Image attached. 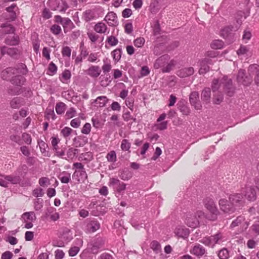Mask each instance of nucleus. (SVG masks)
I'll return each instance as SVG.
<instances>
[{"mask_svg": "<svg viewBox=\"0 0 259 259\" xmlns=\"http://www.w3.org/2000/svg\"><path fill=\"white\" fill-rule=\"evenodd\" d=\"M232 80L227 77L224 76L222 79H214L211 84V89L213 92L218 91L222 87L226 91V94L230 97L233 96L234 90L232 87Z\"/></svg>", "mask_w": 259, "mask_h": 259, "instance_id": "1", "label": "nucleus"}, {"mask_svg": "<svg viewBox=\"0 0 259 259\" xmlns=\"http://www.w3.org/2000/svg\"><path fill=\"white\" fill-rule=\"evenodd\" d=\"M28 72V69L25 64L20 63L16 66L15 68L9 67L2 72V76L4 79H7V77L5 76L6 74L12 73H20L25 75Z\"/></svg>", "mask_w": 259, "mask_h": 259, "instance_id": "2", "label": "nucleus"}, {"mask_svg": "<svg viewBox=\"0 0 259 259\" xmlns=\"http://www.w3.org/2000/svg\"><path fill=\"white\" fill-rule=\"evenodd\" d=\"M21 178L17 175H3L0 177V186L8 187L9 184H17L20 183Z\"/></svg>", "mask_w": 259, "mask_h": 259, "instance_id": "3", "label": "nucleus"}, {"mask_svg": "<svg viewBox=\"0 0 259 259\" xmlns=\"http://www.w3.org/2000/svg\"><path fill=\"white\" fill-rule=\"evenodd\" d=\"M219 205L220 209L225 213L231 214L237 209L229 200H228L225 198H221L219 200Z\"/></svg>", "mask_w": 259, "mask_h": 259, "instance_id": "4", "label": "nucleus"}, {"mask_svg": "<svg viewBox=\"0 0 259 259\" xmlns=\"http://www.w3.org/2000/svg\"><path fill=\"white\" fill-rule=\"evenodd\" d=\"M109 186L111 187L114 191L119 193L123 192L126 187V185L124 183L120 182L119 180L114 178L110 179Z\"/></svg>", "mask_w": 259, "mask_h": 259, "instance_id": "5", "label": "nucleus"}, {"mask_svg": "<svg viewBox=\"0 0 259 259\" xmlns=\"http://www.w3.org/2000/svg\"><path fill=\"white\" fill-rule=\"evenodd\" d=\"M242 192L248 201H254L256 200V191L253 186L246 185L244 188H242Z\"/></svg>", "mask_w": 259, "mask_h": 259, "instance_id": "6", "label": "nucleus"}, {"mask_svg": "<svg viewBox=\"0 0 259 259\" xmlns=\"http://www.w3.org/2000/svg\"><path fill=\"white\" fill-rule=\"evenodd\" d=\"M84 230L88 233H93L98 230L100 227V223L95 219H88L85 222Z\"/></svg>", "mask_w": 259, "mask_h": 259, "instance_id": "7", "label": "nucleus"}, {"mask_svg": "<svg viewBox=\"0 0 259 259\" xmlns=\"http://www.w3.org/2000/svg\"><path fill=\"white\" fill-rule=\"evenodd\" d=\"M248 225L249 223L245 220V217L243 215H239L232 221L230 228L232 229L235 227L241 226L242 229L246 230L248 228Z\"/></svg>", "mask_w": 259, "mask_h": 259, "instance_id": "8", "label": "nucleus"}, {"mask_svg": "<svg viewBox=\"0 0 259 259\" xmlns=\"http://www.w3.org/2000/svg\"><path fill=\"white\" fill-rule=\"evenodd\" d=\"M55 19L57 23H59L62 24L65 32L66 29L68 28L71 29L75 27L73 23L68 18H62L60 15H56L55 16Z\"/></svg>", "mask_w": 259, "mask_h": 259, "instance_id": "9", "label": "nucleus"}, {"mask_svg": "<svg viewBox=\"0 0 259 259\" xmlns=\"http://www.w3.org/2000/svg\"><path fill=\"white\" fill-rule=\"evenodd\" d=\"M204 204L205 208L213 214L217 215L219 214V211L213 200L211 198H206L204 200Z\"/></svg>", "mask_w": 259, "mask_h": 259, "instance_id": "10", "label": "nucleus"}, {"mask_svg": "<svg viewBox=\"0 0 259 259\" xmlns=\"http://www.w3.org/2000/svg\"><path fill=\"white\" fill-rule=\"evenodd\" d=\"M185 223L189 227L193 228L198 227L199 224L197 217L193 213L190 212L186 215Z\"/></svg>", "mask_w": 259, "mask_h": 259, "instance_id": "11", "label": "nucleus"}, {"mask_svg": "<svg viewBox=\"0 0 259 259\" xmlns=\"http://www.w3.org/2000/svg\"><path fill=\"white\" fill-rule=\"evenodd\" d=\"M189 101L191 104L194 107L196 110H200L202 105L199 100V94L197 92H193L189 97Z\"/></svg>", "mask_w": 259, "mask_h": 259, "instance_id": "12", "label": "nucleus"}, {"mask_svg": "<svg viewBox=\"0 0 259 259\" xmlns=\"http://www.w3.org/2000/svg\"><path fill=\"white\" fill-rule=\"evenodd\" d=\"M200 69L199 73L200 74H205L209 70V64H212V61L209 58H204L200 60L199 62Z\"/></svg>", "mask_w": 259, "mask_h": 259, "instance_id": "13", "label": "nucleus"}, {"mask_svg": "<svg viewBox=\"0 0 259 259\" xmlns=\"http://www.w3.org/2000/svg\"><path fill=\"white\" fill-rule=\"evenodd\" d=\"M87 178L88 176L85 170H75L72 175V179L78 183L84 182Z\"/></svg>", "mask_w": 259, "mask_h": 259, "instance_id": "14", "label": "nucleus"}, {"mask_svg": "<svg viewBox=\"0 0 259 259\" xmlns=\"http://www.w3.org/2000/svg\"><path fill=\"white\" fill-rule=\"evenodd\" d=\"M1 53L2 55L7 54L13 58H17L19 54L17 49L14 48H8L3 46L1 48Z\"/></svg>", "mask_w": 259, "mask_h": 259, "instance_id": "15", "label": "nucleus"}, {"mask_svg": "<svg viewBox=\"0 0 259 259\" xmlns=\"http://www.w3.org/2000/svg\"><path fill=\"white\" fill-rule=\"evenodd\" d=\"M229 201L237 208V207H240L243 204V196L241 194H234L230 195Z\"/></svg>", "mask_w": 259, "mask_h": 259, "instance_id": "16", "label": "nucleus"}, {"mask_svg": "<svg viewBox=\"0 0 259 259\" xmlns=\"http://www.w3.org/2000/svg\"><path fill=\"white\" fill-rule=\"evenodd\" d=\"M25 104L24 99L21 97H14L10 101V106L13 109H19Z\"/></svg>", "mask_w": 259, "mask_h": 259, "instance_id": "17", "label": "nucleus"}, {"mask_svg": "<svg viewBox=\"0 0 259 259\" xmlns=\"http://www.w3.org/2000/svg\"><path fill=\"white\" fill-rule=\"evenodd\" d=\"M191 254L200 258L204 255L206 253L205 248L199 244H196L190 250Z\"/></svg>", "mask_w": 259, "mask_h": 259, "instance_id": "18", "label": "nucleus"}, {"mask_svg": "<svg viewBox=\"0 0 259 259\" xmlns=\"http://www.w3.org/2000/svg\"><path fill=\"white\" fill-rule=\"evenodd\" d=\"M104 21L110 26H116L118 23L117 16L113 12L108 13L104 18Z\"/></svg>", "mask_w": 259, "mask_h": 259, "instance_id": "19", "label": "nucleus"}, {"mask_svg": "<svg viewBox=\"0 0 259 259\" xmlns=\"http://www.w3.org/2000/svg\"><path fill=\"white\" fill-rule=\"evenodd\" d=\"M245 71L244 70H240L237 76L238 82L244 85H248L251 83V80L247 77H245Z\"/></svg>", "mask_w": 259, "mask_h": 259, "instance_id": "20", "label": "nucleus"}, {"mask_svg": "<svg viewBox=\"0 0 259 259\" xmlns=\"http://www.w3.org/2000/svg\"><path fill=\"white\" fill-rule=\"evenodd\" d=\"M194 72V69L192 67L182 68L178 70L177 74L180 77L184 78L192 75Z\"/></svg>", "mask_w": 259, "mask_h": 259, "instance_id": "21", "label": "nucleus"}, {"mask_svg": "<svg viewBox=\"0 0 259 259\" xmlns=\"http://www.w3.org/2000/svg\"><path fill=\"white\" fill-rule=\"evenodd\" d=\"M101 71L98 66H92L86 71L87 74L94 78L98 77L101 73Z\"/></svg>", "mask_w": 259, "mask_h": 259, "instance_id": "22", "label": "nucleus"}, {"mask_svg": "<svg viewBox=\"0 0 259 259\" xmlns=\"http://www.w3.org/2000/svg\"><path fill=\"white\" fill-rule=\"evenodd\" d=\"M36 219L35 213L33 211H29L23 213L21 217L23 222H33Z\"/></svg>", "mask_w": 259, "mask_h": 259, "instance_id": "23", "label": "nucleus"}, {"mask_svg": "<svg viewBox=\"0 0 259 259\" xmlns=\"http://www.w3.org/2000/svg\"><path fill=\"white\" fill-rule=\"evenodd\" d=\"M248 71L251 73H255L254 82L256 84L259 85V66L257 64H252L249 66Z\"/></svg>", "mask_w": 259, "mask_h": 259, "instance_id": "24", "label": "nucleus"}, {"mask_svg": "<svg viewBox=\"0 0 259 259\" xmlns=\"http://www.w3.org/2000/svg\"><path fill=\"white\" fill-rule=\"evenodd\" d=\"M213 246L215 244H220L225 240V237L221 233H218L214 235L210 236Z\"/></svg>", "mask_w": 259, "mask_h": 259, "instance_id": "25", "label": "nucleus"}, {"mask_svg": "<svg viewBox=\"0 0 259 259\" xmlns=\"http://www.w3.org/2000/svg\"><path fill=\"white\" fill-rule=\"evenodd\" d=\"M26 79L22 75H16L13 77L11 79V82L15 85L22 86L24 84Z\"/></svg>", "mask_w": 259, "mask_h": 259, "instance_id": "26", "label": "nucleus"}, {"mask_svg": "<svg viewBox=\"0 0 259 259\" xmlns=\"http://www.w3.org/2000/svg\"><path fill=\"white\" fill-rule=\"evenodd\" d=\"M83 17L86 22H89L96 19L97 16L94 10H88L83 13Z\"/></svg>", "mask_w": 259, "mask_h": 259, "instance_id": "27", "label": "nucleus"}, {"mask_svg": "<svg viewBox=\"0 0 259 259\" xmlns=\"http://www.w3.org/2000/svg\"><path fill=\"white\" fill-rule=\"evenodd\" d=\"M58 178L62 183L67 184L71 180V174L68 171H64L60 172Z\"/></svg>", "mask_w": 259, "mask_h": 259, "instance_id": "28", "label": "nucleus"}, {"mask_svg": "<svg viewBox=\"0 0 259 259\" xmlns=\"http://www.w3.org/2000/svg\"><path fill=\"white\" fill-rule=\"evenodd\" d=\"M176 235L182 238H186L189 234V230L184 227H179L175 230Z\"/></svg>", "mask_w": 259, "mask_h": 259, "instance_id": "29", "label": "nucleus"}, {"mask_svg": "<svg viewBox=\"0 0 259 259\" xmlns=\"http://www.w3.org/2000/svg\"><path fill=\"white\" fill-rule=\"evenodd\" d=\"M107 30L106 25L102 22L97 23L94 26V30L99 33H105Z\"/></svg>", "mask_w": 259, "mask_h": 259, "instance_id": "30", "label": "nucleus"}, {"mask_svg": "<svg viewBox=\"0 0 259 259\" xmlns=\"http://www.w3.org/2000/svg\"><path fill=\"white\" fill-rule=\"evenodd\" d=\"M71 76V72L67 69H65L60 75L59 77L61 81L64 83H67Z\"/></svg>", "mask_w": 259, "mask_h": 259, "instance_id": "31", "label": "nucleus"}, {"mask_svg": "<svg viewBox=\"0 0 259 259\" xmlns=\"http://www.w3.org/2000/svg\"><path fill=\"white\" fill-rule=\"evenodd\" d=\"M210 99V90L209 88L204 89L201 93V99L206 103L209 102Z\"/></svg>", "mask_w": 259, "mask_h": 259, "instance_id": "32", "label": "nucleus"}, {"mask_svg": "<svg viewBox=\"0 0 259 259\" xmlns=\"http://www.w3.org/2000/svg\"><path fill=\"white\" fill-rule=\"evenodd\" d=\"M5 43L10 46H16L19 44L18 37L9 36L6 38Z\"/></svg>", "mask_w": 259, "mask_h": 259, "instance_id": "33", "label": "nucleus"}, {"mask_svg": "<svg viewBox=\"0 0 259 259\" xmlns=\"http://www.w3.org/2000/svg\"><path fill=\"white\" fill-rule=\"evenodd\" d=\"M108 99L106 96H99L95 100L97 106L104 107L107 103Z\"/></svg>", "mask_w": 259, "mask_h": 259, "instance_id": "34", "label": "nucleus"}, {"mask_svg": "<svg viewBox=\"0 0 259 259\" xmlns=\"http://www.w3.org/2000/svg\"><path fill=\"white\" fill-rule=\"evenodd\" d=\"M66 109V105L63 102H59L56 104V111L58 114H63Z\"/></svg>", "mask_w": 259, "mask_h": 259, "instance_id": "35", "label": "nucleus"}, {"mask_svg": "<svg viewBox=\"0 0 259 259\" xmlns=\"http://www.w3.org/2000/svg\"><path fill=\"white\" fill-rule=\"evenodd\" d=\"M220 259H228L229 257V252L226 248L221 249L218 254Z\"/></svg>", "mask_w": 259, "mask_h": 259, "instance_id": "36", "label": "nucleus"}, {"mask_svg": "<svg viewBox=\"0 0 259 259\" xmlns=\"http://www.w3.org/2000/svg\"><path fill=\"white\" fill-rule=\"evenodd\" d=\"M224 46V42L221 40H214L210 44V47L213 49H220Z\"/></svg>", "mask_w": 259, "mask_h": 259, "instance_id": "37", "label": "nucleus"}, {"mask_svg": "<svg viewBox=\"0 0 259 259\" xmlns=\"http://www.w3.org/2000/svg\"><path fill=\"white\" fill-rule=\"evenodd\" d=\"M59 0H49L48 2L49 7L53 11L59 8Z\"/></svg>", "mask_w": 259, "mask_h": 259, "instance_id": "38", "label": "nucleus"}, {"mask_svg": "<svg viewBox=\"0 0 259 259\" xmlns=\"http://www.w3.org/2000/svg\"><path fill=\"white\" fill-rule=\"evenodd\" d=\"M106 158L108 162L114 163L116 160V154L114 151H110L106 155Z\"/></svg>", "mask_w": 259, "mask_h": 259, "instance_id": "39", "label": "nucleus"}, {"mask_svg": "<svg viewBox=\"0 0 259 259\" xmlns=\"http://www.w3.org/2000/svg\"><path fill=\"white\" fill-rule=\"evenodd\" d=\"M35 39H32V46L34 51L38 54L39 53V49L40 46V40H39L37 36H35Z\"/></svg>", "mask_w": 259, "mask_h": 259, "instance_id": "40", "label": "nucleus"}, {"mask_svg": "<svg viewBox=\"0 0 259 259\" xmlns=\"http://www.w3.org/2000/svg\"><path fill=\"white\" fill-rule=\"evenodd\" d=\"M223 95L222 93L217 92L213 95V102L215 104H220L223 100Z\"/></svg>", "mask_w": 259, "mask_h": 259, "instance_id": "41", "label": "nucleus"}, {"mask_svg": "<svg viewBox=\"0 0 259 259\" xmlns=\"http://www.w3.org/2000/svg\"><path fill=\"white\" fill-rule=\"evenodd\" d=\"M1 27L4 28L3 31L7 34L13 33L15 31L14 28L9 24H3Z\"/></svg>", "mask_w": 259, "mask_h": 259, "instance_id": "42", "label": "nucleus"}, {"mask_svg": "<svg viewBox=\"0 0 259 259\" xmlns=\"http://www.w3.org/2000/svg\"><path fill=\"white\" fill-rule=\"evenodd\" d=\"M22 89L18 87H14L12 88H9L8 90V93L10 95L15 96L21 94Z\"/></svg>", "mask_w": 259, "mask_h": 259, "instance_id": "43", "label": "nucleus"}, {"mask_svg": "<svg viewBox=\"0 0 259 259\" xmlns=\"http://www.w3.org/2000/svg\"><path fill=\"white\" fill-rule=\"evenodd\" d=\"M28 167L26 164L21 165L16 171V174L20 176H24L27 173Z\"/></svg>", "mask_w": 259, "mask_h": 259, "instance_id": "44", "label": "nucleus"}, {"mask_svg": "<svg viewBox=\"0 0 259 259\" xmlns=\"http://www.w3.org/2000/svg\"><path fill=\"white\" fill-rule=\"evenodd\" d=\"M48 212L50 213V218L51 220L56 221L59 219V213L55 211L53 208H51L48 210Z\"/></svg>", "mask_w": 259, "mask_h": 259, "instance_id": "45", "label": "nucleus"}, {"mask_svg": "<svg viewBox=\"0 0 259 259\" xmlns=\"http://www.w3.org/2000/svg\"><path fill=\"white\" fill-rule=\"evenodd\" d=\"M122 118L125 121H128L130 120H133L134 121H136V118L133 117L130 111H126L122 114Z\"/></svg>", "mask_w": 259, "mask_h": 259, "instance_id": "46", "label": "nucleus"}, {"mask_svg": "<svg viewBox=\"0 0 259 259\" xmlns=\"http://www.w3.org/2000/svg\"><path fill=\"white\" fill-rule=\"evenodd\" d=\"M38 183L41 187H47L50 185V181L48 178L41 177L39 179Z\"/></svg>", "mask_w": 259, "mask_h": 259, "instance_id": "47", "label": "nucleus"}, {"mask_svg": "<svg viewBox=\"0 0 259 259\" xmlns=\"http://www.w3.org/2000/svg\"><path fill=\"white\" fill-rule=\"evenodd\" d=\"M72 132L73 130L72 128L66 126L61 131V134L64 138H67L71 135Z\"/></svg>", "mask_w": 259, "mask_h": 259, "instance_id": "48", "label": "nucleus"}, {"mask_svg": "<svg viewBox=\"0 0 259 259\" xmlns=\"http://www.w3.org/2000/svg\"><path fill=\"white\" fill-rule=\"evenodd\" d=\"M57 70V67L53 62H52L49 65V68H48L49 72L48 73V74L50 75H53L54 74H55L56 73Z\"/></svg>", "mask_w": 259, "mask_h": 259, "instance_id": "49", "label": "nucleus"}, {"mask_svg": "<svg viewBox=\"0 0 259 259\" xmlns=\"http://www.w3.org/2000/svg\"><path fill=\"white\" fill-rule=\"evenodd\" d=\"M121 50L120 49H116L112 52L111 54L113 57V59L115 61H118L120 60L121 58Z\"/></svg>", "mask_w": 259, "mask_h": 259, "instance_id": "50", "label": "nucleus"}, {"mask_svg": "<svg viewBox=\"0 0 259 259\" xmlns=\"http://www.w3.org/2000/svg\"><path fill=\"white\" fill-rule=\"evenodd\" d=\"M51 31L55 35H58L60 34L61 32V27L57 24L53 25L51 28Z\"/></svg>", "mask_w": 259, "mask_h": 259, "instance_id": "51", "label": "nucleus"}, {"mask_svg": "<svg viewBox=\"0 0 259 259\" xmlns=\"http://www.w3.org/2000/svg\"><path fill=\"white\" fill-rule=\"evenodd\" d=\"M131 148V143L128 141L124 139L121 142V148L123 151H128Z\"/></svg>", "mask_w": 259, "mask_h": 259, "instance_id": "52", "label": "nucleus"}, {"mask_svg": "<svg viewBox=\"0 0 259 259\" xmlns=\"http://www.w3.org/2000/svg\"><path fill=\"white\" fill-rule=\"evenodd\" d=\"M150 247L156 253L160 250V245L157 241H153L150 244Z\"/></svg>", "mask_w": 259, "mask_h": 259, "instance_id": "53", "label": "nucleus"}, {"mask_svg": "<svg viewBox=\"0 0 259 259\" xmlns=\"http://www.w3.org/2000/svg\"><path fill=\"white\" fill-rule=\"evenodd\" d=\"M91 130V125L90 123H85L83 126L81 132L82 134L88 135L90 133Z\"/></svg>", "mask_w": 259, "mask_h": 259, "instance_id": "54", "label": "nucleus"}, {"mask_svg": "<svg viewBox=\"0 0 259 259\" xmlns=\"http://www.w3.org/2000/svg\"><path fill=\"white\" fill-rule=\"evenodd\" d=\"M106 41L108 42V44L111 46H116L118 42V39L113 36H110L108 37Z\"/></svg>", "mask_w": 259, "mask_h": 259, "instance_id": "55", "label": "nucleus"}, {"mask_svg": "<svg viewBox=\"0 0 259 259\" xmlns=\"http://www.w3.org/2000/svg\"><path fill=\"white\" fill-rule=\"evenodd\" d=\"M134 45L138 47H142L145 43V39L143 37H138L134 40Z\"/></svg>", "mask_w": 259, "mask_h": 259, "instance_id": "56", "label": "nucleus"}, {"mask_svg": "<svg viewBox=\"0 0 259 259\" xmlns=\"http://www.w3.org/2000/svg\"><path fill=\"white\" fill-rule=\"evenodd\" d=\"M126 106L132 111H133L134 100L133 98H127L125 101Z\"/></svg>", "mask_w": 259, "mask_h": 259, "instance_id": "57", "label": "nucleus"}, {"mask_svg": "<svg viewBox=\"0 0 259 259\" xmlns=\"http://www.w3.org/2000/svg\"><path fill=\"white\" fill-rule=\"evenodd\" d=\"M251 36L252 34L251 31L249 29H246L244 31L242 39L247 42L251 38Z\"/></svg>", "mask_w": 259, "mask_h": 259, "instance_id": "58", "label": "nucleus"}, {"mask_svg": "<svg viewBox=\"0 0 259 259\" xmlns=\"http://www.w3.org/2000/svg\"><path fill=\"white\" fill-rule=\"evenodd\" d=\"M87 35L89 39L93 42H95L99 38V36L93 32H89Z\"/></svg>", "mask_w": 259, "mask_h": 259, "instance_id": "59", "label": "nucleus"}, {"mask_svg": "<svg viewBox=\"0 0 259 259\" xmlns=\"http://www.w3.org/2000/svg\"><path fill=\"white\" fill-rule=\"evenodd\" d=\"M232 26H228L224 28L222 31V35L224 37L228 36L229 34L232 31Z\"/></svg>", "mask_w": 259, "mask_h": 259, "instance_id": "60", "label": "nucleus"}, {"mask_svg": "<svg viewBox=\"0 0 259 259\" xmlns=\"http://www.w3.org/2000/svg\"><path fill=\"white\" fill-rule=\"evenodd\" d=\"M79 248L77 246H73L70 248L69 250V255L71 256H74L76 255L79 251Z\"/></svg>", "mask_w": 259, "mask_h": 259, "instance_id": "61", "label": "nucleus"}, {"mask_svg": "<svg viewBox=\"0 0 259 259\" xmlns=\"http://www.w3.org/2000/svg\"><path fill=\"white\" fill-rule=\"evenodd\" d=\"M33 195L36 197H42L44 194V191L42 188H39L35 189L32 192Z\"/></svg>", "mask_w": 259, "mask_h": 259, "instance_id": "62", "label": "nucleus"}, {"mask_svg": "<svg viewBox=\"0 0 259 259\" xmlns=\"http://www.w3.org/2000/svg\"><path fill=\"white\" fill-rule=\"evenodd\" d=\"M120 178L123 180H127L131 179L132 175L128 170H124L120 175Z\"/></svg>", "mask_w": 259, "mask_h": 259, "instance_id": "63", "label": "nucleus"}, {"mask_svg": "<svg viewBox=\"0 0 259 259\" xmlns=\"http://www.w3.org/2000/svg\"><path fill=\"white\" fill-rule=\"evenodd\" d=\"M80 120L78 118L72 119L70 122V125L74 128H78L80 125Z\"/></svg>", "mask_w": 259, "mask_h": 259, "instance_id": "64", "label": "nucleus"}]
</instances>
